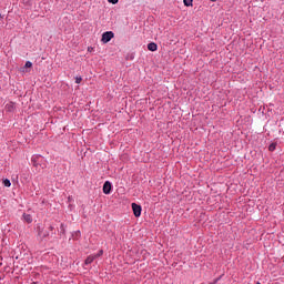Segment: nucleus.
Listing matches in <instances>:
<instances>
[{
  "label": "nucleus",
  "mask_w": 284,
  "mask_h": 284,
  "mask_svg": "<svg viewBox=\"0 0 284 284\" xmlns=\"http://www.w3.org/2000/svg\"><path fill=\"white\" fill-rule=\"evenodd\" d=\"M95 258H99V256H103V250H100L97 254H94Z\"/></svg>",
  "instance_id": "11"
},
{
  "label": "nucleus",
  "mask_w": 284,
  "mask_h": 284,
  "mask_svg": "<svg viewBox=\"0 0 284 284\" xmlns=\"http://www.w3.org/2000/svg\"><path fill=\"white\" fill-rule=\"evenodd\" d=\"M97 256L95 255H89L85 261H84V265H92V263H94Z\"/></svg>",
  "instance_id": "4"
},
{
  "label": "nucleus",
  "mask_w": 284,
  "mask_h": 284,
  "mask_svg": "<svg viewBox=\"0 0 284 284\" xmlns=\"http://www.w3.org/2000/svg\"><path fill=\"white\" fill-rule=\"evenodd\" d=\"M184 6L190 8V6H192V0H184Z\"/></svg>",
  "instance_id": "10"
},
{
  "label": "nucleus",
  "mask_w": 284,
  "mask_h": 284,
  "mask_svg": "<svg viewBox=\"0 0 284 284\" xmlns=\"http://www.w3.org/2000/svg\"><path fill=\"white\" fill-rule=\"evenodd\" d=\"M3 185H4V187H10V185H12V183H10V180L6 179V180H3Z\"/></svg>",
  "instance_id": "8"
},
{
  "label": "nucleus",
  "mask_w": 284,
  "mask_h": 284,
  "mask_svg": "<svg viewBox=\"0 0 284 284\" xmlns=\"http://www.w3.org/2000/svg\"><path fill=\"white\" fill-rule=\"evenodd\" d=\"M23 220L26 221V223H32V215L23 214Z\"/></svg>",
  "instance_id": "7"
},
{
  "label": "nucleus",
  "mask_w": 284,
  "mask_h": 284,
  "mask_svg": "<svg viewBox=\"0 0 284 284\" xmlns=\"http://www.w3.org/2000/svg\"><path fill=\"white\" fill-rule=\"evenodd\" d=\"M211 1H216V0H211Z\"/></svg>",
  "instance_id": "17"
},
{
  "label": "nucleus",
  "mask_w": 284,
  "mask_h": 284,
  "mask_svg": "<svg viewBox=\"0 0 284 284\" xmlns=\"http://www.w3.org/2000/svg\"><path fill=\"white\" fill-rule=\"evenodd\" d=\"M0 19H1V14H0Z\"/></svg>",
  "instance_id": "18"
},
{
  "label": "nucleus",
  "mask_w": 284,
  "mask_h": 284,
  "mask_svg": "<svg viewBox=\"0 0 284 284\" xmlns=\"http://www.w3.org/2000/svg\"><path fill=\"white\" fill-rule=\"evenodd\" d=\"M131 207H132V210H133L134 216H135L136 219H139V216H141V211H142L141 205H139V204H136V203H132V204H131Z\"/></svg>",
  "instance_id": "2"
},
{
  "label": "nucleus",
  "mask_w": 284,
  "mask_h": 284,
  "mask_svg": "<svg viewBox=\"0 0 284 284\" xmlns=\"http://www.w3.org/2000/svg\"><path fill=\"white\" fill-rule=\"evenodd\" d=\"M268 150L270 152H274V150H276V143L270 144Z\"/></svg>",
  "instance_id": "9"
},
{
  "label": "nucleus",
  "mask_w": 284,
  "mask_h": 284,
  "mask_svg": "<svg viewBox=\"0 0 284 284\" xmlns=\"http://www.w3.org/2000/svg\"><path fill=\"white\" fill-rule=\"evenodd\" d=\"M24 68H32V62L27 61L26 64H24Z\"/></svg>",
  "instance_id": "12"
},
{
  "label": "nucleus",
  "mask_w": 284,
  "mask_h": 284,
  "mask_svg": "<svg viewBox=\"0 0 284 284\" xmlns=\"http://www.w3.org/2000/svg\"><path fill=\"white\" fill-rule=\"evenodd\" d=\"M148 50H150V52H156V50H159V45H156L154 42H150L148 44Z\"/></svg>",
  "instance_id": "5"
},
{
  "label": "nucleus",
  "mask_w": 284,
  "mask_h": 284,
  "mask_svg": "<svg viewBox=\"0 0 284 284\" xmlns=\"http://www.w3.org/2000/svg\"><path fill=\"white\" fill-rule=\"evenodd\" d=\"M112 192V183L110 181L104 182L103 184V193L110 194Z\"/></svg>",
  "instance_id": "3"
},
{
  "label": "nucleus",
  "mask_w": 284,
  "mask_h": 284,
  "mask_svg": "<svg viewBox=\"0 0 284 284\" xmlns=\"http://www.w3.org/2000/svg\"><path fill=\"white\" fill-rule=\"evenodd\" d=\"M37 159H39V155L32 158L33 165H37Z\"/></svg>",
  "instance_id": "14"
},
{
  "label": "nucleus",
  "mask_w": 284,
  "mask_h": 284,
  "mask_svg": "<svg viewBox=\"0 0 284 284\" xmlns=\"http://www.w3.org/2000/svg\"><path fill=\"white\" fill-rule=\"evenodd\" d=\"M114 39V32L112 31H106L102 34V43H110Z\"/></svg>",
  "instance_id": "1"
},
{
  "label": "nucleus",
  "mask_w": 284,
  "mask_h": 284,
  "mask_svg": "<svg viewBox=\"0 0 284 284\" xmlns=\"http://www.w3.org/2000/svg\"><path fill=\"white\" fill-rule=\"evenodd\" d=\"M88 51H89V52H92V48H89Z\"/></svg>",
  "instance_id": "16"
},
{
  "label": "nucleus",
  "mask_w": 284,
  "mask_h": 284,
  "mask_svg": "<svg viewBox=\"0 0 284 284\" xmlns=\"http://www.w3.org/2000/svg\"><path fill=\"white\" fill-rule=\"evenodd\" d=\"M38 235L40 239H45L48 236V232H43V229L39 227Z\"/></svg>",
  "instance_id": "6"
},
{
  "label": "nucleus",
  "mask_w": 284,
  "mask_h": 284,
  "mask_svg": "<svg viewBox=\"0 0 284 284\" xmlns=\"http://www.w3.org/2000/svg\"><path fill=\"white\" fill-rule=\"evenodd\" d=\"M81 81H83V79H82L81 77H77V78H75V83L79 84V83H81Z\"/></svg>",
  "instance_id": "13"
},
{
  "label": "nucleus",
  "mask_w": 284,
  "mask_h": 284,
  "mask_svg": "<svg viewBox=\"0 0 284 284\" xmlns=\"http://www.w3.org/2000/svg\"><path fill=\"white\" fill-rule=\"evenodd\" d=\"M108 1H109V3H113V6L119 3V0H108Z\"/></svg>",
  "instance_id": "15"
}]
</instances>
